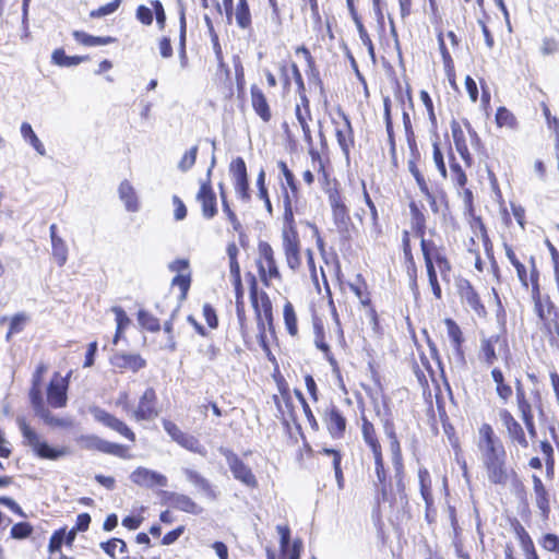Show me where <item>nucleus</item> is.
<instances>
[{
	"mask_svg": "<svg viewBox=\"0 0 559 559\" xmlns=\"http://www.w3.org/2000/svg\"><path fill=\"white\" fill-rule=\"evenodd\" d=\"M350 292L359 299L360 306L365 310V314L374 332L381 331V322L379 313L372 301L371 292L366 278L361 274H357L355 281L348 284Z\"/></svg>",
	"mask_w": 559,
	"mask_h": 559,
	"instance_id": "nucleus-18",
	"label": "nucleus"
},
{
	"mask_svg": "<svg viewBox=\"0 0 559 559\" xmlns=\"http://www.w3.org/2000/svg\"><path fill=\"white\" fill-rule=\"evenodd\" d=\"M8 321L7 317L0 319V323ZM29 321V317L24 312H17L9 319V329L5 334V341L10 342L12 337L22 331H24L26 324Z\"/></svg>",
	"mask_w": 559,
	"mask_h": 559,
	"instance_id": "nucleus-50",
	"label": "nucleus"
},
{
	"mask_svg": "<svg viewBox=\"0 0 559 559\" xmlns=\"http://www.w3.org/2000/svg\"><path fill=\"white\" fill-rule=\"evenodd\" d=\"M334 134L338 146L346 160L350 158V152L355 146V135L352 122L348 116L338 110L337 119H333Z\"/></svg>",
	"mask_w": 559,
	"mask_h": 559,
	"instance_id": "nucleus-23",
	"label": "nucleus"
},
{
	"mask_svg": "<svg viewBox=\"0 0 559 559\" xmlns=\"http://www.w3.org/2000/svg\"><path fill=\"white\" fill-rule=\"evenodd\" d=\"M478 362L486 368H493L501 359L506 364L511 360V348L508 333L502 330L479 340V346L476 353Z\"/></svg>",
	"mask_w": 559,
	"mask_h": 559,
	"instance_id": "nucleus-10",
	"label": "nucleus"
},
{
	"mask_svg": "<svg viewBox=\"0 0 559 559\" xmlns=\"http://www.w3.org/2000/svg\"><path fill=\"white\" fill-rule=\"evenodd\" d=\"M408 148L411 152V158L407 162L408 170L414 177L419 191L427 199L431 212L438 213L439 204H447V194L441 188L433 189L430 187L428 180L419 169L420 152L417 143H415V148L413 146H408Z\"/></svg>",
	"mask_w": 559,
	"mask_h": 559,
	"instance_id": "nucleus-13",
	"label": "nucleus"
},
{
	"mask_svg": "<svg viewBox=\"0 0 559 559\" xmlns=\"http://www.w3.org/2000/svg\"><path fill=\"white\" fill-rule=\"evenodd\" d=\"M219 13H224L228 24H235L243 31L252 28V14L248 0H222L217 3Z\"/></svg>",
	"mask_w": 559,
	"mask_h": 559,
	"instance_id": "nucleus-19",
	"label": "nucleus"
},
{
	"mask_svg": "<svg viewBox=\"0 0 559 559\" xmlns=\"http://www.w3.org/2000/svg\"><path fill=\"white\" fill-rule=\"evenodd\" d=\"M195 198L201 205V211L204 218L212 219L214 216H216L218 212L217 199L210 178L201 182Z\"/></svg>",
	"mask_w": 559,
	"mask_h": 559,
	"instance_id": "nucleus-35",
	"label": "nucleus"
},
{
	"mask_svg": "<svg viewBox=\"0 0 559 559\" xmlns=\"http://www.w3.org/2000/svg\"><path fill=\"white\" fill-rule=\"evenodd\" d=\"M209 33L211 37L212 47L218 63V71L223 73L226 78V80L229 82V98L233 96V90H231V82H230V70L227 66V63L224 61V52L222 45L219 43V37L216 31L214 29L213 25H210Z\"/></svg>",
	"mask_w": 559,
	"mask_h": 559,
	"instance_id": "nucleus-41",
	"label": "nucleus"
},
{
	"mask_svg": "<svg viewBox=\"0 0 559 559\" xmlns=\"http://www.w3.org/2000/svg\"><path fill=\"white\" fill-rule=\"evenodd\" d=\"M34 527L29 522L22 521L14 523L10 528V538L15 540L27 539L32 536Z\"/></svg>",
	"mask_w": 559,
	"mask_h": 559,
	"instance_id": "nucleus-63",
	"label": "nucleus"
},
{
	"mask_svg": "<svg viewBox=\"0 0 559 559\" xmlns=\"http://www.w3.org/2000/svg\"><path fill=\"white\" fill-rule=\"evenodd\" d=\"M162 424L164 430L171 438V440L179 444L181 448L200 455L206 454L204 445L195 436L182 431L179 426L170 419H163Z\"/></svg>",
	"mask_w": 559,
	"mask_h": 559,
	"instance_id": "nucleus-24",
	"label": "nucleus"
},
{
	"mask_svg": "<svg viewBox=\"0 0 559 559\" xmlns=\"http://www.w3.org/2000/svg\"><path fill=\"white\" fill-rule=\"evenodd\" d=\"M51 60L59 67H73L90 60V56H67L62 48H58L52 51Z\"/></svg>",
	"mask_w": 559,
	"mask_h": 559,
	"instance_id": "nucleus-55",
	"label": "nucleus"
},
{
	"mask_svg": "<svg viewBox=\"0 0 559 559\" xmlns=\"http://www.w3.org/2000/svg\"><path fill=\"white\" fill-rule=\"evenodd\" d=\"M509 524L520 544L524 559H540L532 536L521 521L516 518H512L509 520Z\"/></svg>",
	"mask_w": 559,
	"mask_h": 559,
	"instance_id": "nucleus-34",
	"label": "nucleus"
},
{
	"mask_svg": "<svg viewBox=\"0 0 559 559\" xmlns=\"http://www.w3.org/2000/svg\"><path fill=\"white\" fill-rule=\"evenodd\" d=\"M111 311L115 314L116 321V331L114 334L112 344L117 345L119 341L124 337V331L130 326L131 319L128 317L122 307L115 306L111 308Z\"/></svg>",
	"mask_w": 559,
	"mask_h": 559,
	"instance_id": "nucleus-49",
	"label": "nucleus"
},
{
	"mask_svg": "<svg viewBox=\"0 0 559 559\" xmlns=\"http://www.w3.org/2000/svg\"><path fill=\"white\" fill-rule=\"evenodd\" d=\"M266 175L263 169H261L257 177V188H258V198L264 203V207L269 215H273V205L271 202V198L269 194V189L265 181Z\"/></svg>",
	"mask_w": 559,
	"mask_h": 559,
	"instance_id": "nucleus-58",
	"label": "nucleus"
},
{
	"mask_svg": "<svg viewBox=\"0 0 559 559\" xmlns=\"http://www.w3.org/2000/svg\"><path fill=\"white\" fill-rule=\"evenodd\" d=\"M21 134L23 139L29 143V145L41 156L46 155V148L41 141L34 132L32 126L28 122L21 124Z\"/></svg>",
	"mask_w": 559,
	"mask_h": 559,
	"instance_id": "nucleus-59",
	"label": "nucleus"
},
{
	"mask_svg": "<svg viewBox=\"0 0 559 559\" xmlns=\"http://www.w3.org/2000/svg\"><path fill=\"white\" fill-rule=\"evenodd\" d=\"M17 427L23 438V444L31 448L33 453L41 459L56 461L66 456L69 451L64 447L55 448L40 439L38 432L28 424L25 417H17Z\"/></svg>",
	"mask_w": 559,
	"mask_h": 559,
	"instance_id": "nucleus-12",
	"label": "nucleus"
},
{
	"mask_svg": "<svg viewBox=\"0 0 559 559\" xmlns=\"http://www.w3.org/2000/svg\"><path fill=\"white\" fill-rule=\"evenodd\" d=\"M74 542L75 537L73 536V532H70L67 525L55 530L47 545L48 559H73L62 554V547L64 546L68 549H72Z\"/></svg>",
	"mask_w": 559,
	"mask_h": 559,
	"instance_id": "nucleus-26",
	"label": "nucleus"
},
{
	"mask_svg": "<svg viewBox=\"0 0 559 559\" xmlns=\"http://www.w3.org/2000/svg\"><path fill=\"white\" fill-rule=\"evenodd\" d=\"M313 169L318 173L322 189L328 193L329 203L332 210V216L337 226L348 225L350 223L349 210L345 203V198L336 188L337 181L331 177V162L328 155L320 153L317 148L308 151Z\"/></svg>",
	"mask_w": 559,
	"mask_h": 559,
	"instance_id": "nucleus-7",
	"label": "nucleus"
},
{
	"mask_svg": "<svg viewBox=\"0 0 559 559\" xmlns=\"http://www.w3.org/2000/svg\"><path fill=\"white\" fill-rule=\"evenodd\" d=\"M457 294L463 305H466L477 317L485 318L487 309L481 301V298L472 283L467 280H462L457 284Z\"/></svg>",
	"mask_w": 559,
	"mask_h": 559,
	"instance_id": "nucleus-31",
	"label": "nucleus"
},
{
	"mask_svg": "<svg viewBox=\"0 0 559 559\" xmlns=\"http://www.w3.org/2000/svg\"><path fill=\"white\" fill-rule=\"evenodd\" d=\"M250 103L252 110L263 123H269L273 118L270 100L264 90L258 84L250 86Z\"/></svg>",
	"mask_w": 559,
	"mask_h": 559,
	"instance_id": "nucleus-33",
	"label": "nucleus"
},
{
	"mask_svg": "<svg viewBox=\"0 0 559 559\" xmlns=\"http://www.w3.org/2000/svg\"><path fill=\"white\" fill-rule=\"evenodd\" d=\"M93 414L95 419L105 427L114 430L132 443L136 441L134 431L122 419L102 408H96Z\"/></svg>",
	"mask_w": 559,
	"mask_h": 559,
	"instance_id": "nucleus-32",
	"label": "nucleus"
},
{
	"mask_svg": "<svg viewBox=\"0 0 559 559\" xmlns=\"http://www.w3.org/2000/svg\"><path fill=\"white\" fill-rule=\"evenodd\" d=\"M102 550L112 559H116V551L118 550L120 554L128 552L127 543L117 537H112L106 542L100 543Z\"/></svg>",
	"mask_w": 559,
	"mask_h": 559,
	"instance_id": "nucleus-60",
	"label": "nucleus"
},
{
	"mask_svg": "<svg viewBox=\"0 0 559 559\" xmlns=\"http://www.w3.org/2000/svg\"><path fill=\"white\" fill-rule=\"evenodd\" d=\"M418 481L420 495L425 501L426 509L430 510L433 507L432 480L430 473L426 467H420L418 469Z\"/></svg>",
	"mask_w": 559,
	"mask_h": 559,
	"instance_id": "nucleus-44",
	"label": "nucleus"
},
{
	"mask_svg": "<svg viewBox=\"0 0 559 559\" xmlns=\"http://www.w3.org/2000/svg\"><path fill=\"white\" fill-rule=\"evenodd\" d=\"M246 276L249 285V302L253 316L246 309L241 272L230 273L235 292L238 331L248 349L260 348L263 353L270 355L269 335L273 338L276 337L274 306L270 295L259 286L257 276L252 273H247Z\"/></svg>",
	"mask_w": 559,
	"mask_h": 559,
	"instance_id": "nucleus-2",
	"label": "nucleus"
},
{
	"mask_svg": "<svg viewBox=\"0 0 559 559\" xmlns=\"http://www.w3.org/2000/svg\"><path fill=\"white\" fill-rule=\"evenodd\" d=\"M412 229H404L401 235V250L403 252L404 265L409 281V288L417 298L420 295L418 284V269L412 245Z\"/></svg>",
	"mask_w": 559,
	"mask_h": 559,
	"instance_id": "nucleus-22",
	"label": "nucleus"
},
{
	"mask_svg": "<svg viewBox=\"0 0 559 559\" xmlns=\"http://www.w3.org/2000/svg\"><path fill=\"white\" fill-rule=\"evenodd\" d=\"M280 534V552L282 559H300L304 544L300 538L294 539L290 544V528L288 525L276 527Z\"/></svg>",
	"mask_w": 559,
	"mask_h": 559,
	"instance_id": "nucleus-36",
	"label": "nucleus"
},
{
	"mask_svg": "<svg viewBox=\"0 0 559 559\" xmlns=\"http://www.w3.org/2000/svg\"><path fill=\"white\" fill-rule=\"evenodd\" d=\"M185 475L189 481H191L193 485L202 489L204 492L212 497L215 496L211 483L205 477H203L199 472L188 468L185 471Z\"/></svg>",
	"mask_w": 559,
	"mask_h": 559,
	"instance_id": "nucleus-61",
	"label": "nucleus"
},
{
	"mask_svg": "<svg viewBox=\"0 0 559 559\" xmlns=\"http://www.w3.org/2000/svg\"><path fill=\"white\" fill-rule=\"evenodd\" d=\"M323 424L332 439H343L347 430V418L344 412L334 403H330L322 415Z\"/></svg>",
	"mask_w": 559,
	"mask_h": 559,
	"instance_id": "nucleus-25",
	"label": "nucleus"
},
{
	"mask_svg": "<svg viewBox=\"0 0 559 559\" xmlns=\"http://www.w3.org/2000/svg\"><path fill=\"white\" fill-rule=\"evenodd\" d=\"M450 127L456 152L463 159L464 165L467 168L472 167L474 164V158L467 142L469 140L472 146L474 148H478L481 143L477 132L474 130L468 120H463L462 122L452 120Z\"/></svg>",
	"mask_w": 559,
	"mask_h": 559,
	"instance_id": "nucleus-15",
	"label": "nucleus"
},
{
	"mask_svg": "<svg viewBox=\"0 0 559 559\" xmlns=\"http://www.w3.org/2000/svg\"><path fill=\"white\" fill-rule=\"evenodd\" d=\"M534 401L531 402L525 389L520 381L516 382L515 386V401L521 419L527 430L531 438H536L537 430L535 425L534 406L542 407V395L538 390L533 392Z\"/></svg>",
	"mask_w": 559,
	"mask_h": 559,
	"instance_id": "nucleus-16",
	"label": "nucleus"
},
{
	"mask_svg": "<svg viewBox=\"0 0 559 559\" xmlns=\"http://www.w3.org/2000/svg\"><path fill=\"white\" fill-rule=\"evenodd\" d=\"M538 449L542 454V457L539 456H532L528 460V467L536 471L543 469V462L545 465V476L547 479H554L555 477V450L551 443L548 440H542L538 443Z\"/></svg>",
	"mask_w": 559,
	"mask_h": 559,
	"instance_id": "nucleus-30",
	"label": "nucleus"
},
{
	"mask_svg": "<svg viewBox=\"0 0 559 559\" xmlns=\"http://www.w3.org/2000/svg\"><path fill=\"white\" fill-rule=\"evenodd\" d=\"M258 277L264 288H270L274 283L283 281V274L276 253L270 242L261 240L257 246V257L254 260Z\"/></svg>",
	"mask_w": 559,
	"mask_h": 559,
	"instance_id": "nucleus-11",
	"label": "nucleus"
},
{
	"mask_svg": "<svg viewBox=\"0 0 559 559\" xmlns=\"http://www.w3.org/2000/svg\"><path fill=\"white\" fill-rule=\"evenodd\" d=\"M109 364L116 372H138L147 365L146 359L138 353L117 352L109 358Z\"/></svg>",
	"mask_w": 559,
	"mask_h": 559,
	"instance_id": "nucleus-28",
	"label": "nucleus"
},
{
	"mask_svg": "<svg viewBox=\"0 0 559 559\" xmlns=\"http://www.w3.org/2000/svg\"><path fill=\"white\" fill-rule=\"evenodd\" d=\"M219 453L224 455L234 478L250 489H255L259 486L258 479L248 466L231 449L219 448Z\"/></svg>",
	"mask_w": 559,
	"mask_h": 559,
	"instance_id": "nucleus-20",
	"label": "nucleus"
},
{
	"mask_svg": "<svg viewBox=\"0 0 559 559\" xmlns=\"http://www.w3.org/2000/svg\"><path fill=\"white\" fill-rule=\"evenodd\" d=\"M159 413L157 392L153 386H147L139 397L132 418L135 421H150L157 418Z\"/></svg>",
	"mask_w": 559,
	"mask_h": 559,
	"instance_id": "nucleus-21",
	"label": "nucleus"
},
{
	"mask_svg": "<svg viewBox=\"0 0 559 559\" xmlns=\"http://www.w3.org/2000/svg\"><path fill=\"white\" fill-rule=\"evenodd\" d=\"M382 428L389 440L391 465L385 461L383 445L376 424L366 415L365 412H361V438L373 459L376 475L374 487L378 492L376 521L380 531H382L380 503L389 502L390 504H393L396 496H399L401 500L406 501L407 499L406 467L394 419L390 416L385 417L382 420Z\"/></svg>",
	"mask_w": 559,
	"mask_h": 559,
	"instance_id": "nucleus-1",
	"label": "nucleus"
},
{
	"mask_svg": "<svg viewBox=\"0 0 559 559\" xmlns=\"http://www.w3.org/2000/svg\"><path fill=\"white\" fill-rule=\"evenodd\" d=\"M450 158V178L457 188H464L467 185V176L461 165L455 160L451 145L447 144Z\"/></svg>",
	"mask_w": 559,
	"mask_h": 559,
	"instance_id": "nucleus-54",
	"label": "nucleus"
},
{
	"mask_svg": "<svg viewBox=\"0 0 559 559\" xmlns=\"http://www.w3.org/2000/svg\"><path fill=\"white\" fill-rule=\"evenodd\" d=\"M295 117L301 127L304 140L310 146V148H314L312 146L313 139L312 132L310 128V123L313 120L311 108H310V99H301L298 100L295 105Z\"/></svg>",
	"mask_w": 559,
	"mask_h": 559,
	"instance_id": "nucleus-38",
	"label": "nucleus"
},
{
	"mask_svg": "<svg viewBox=\"0 0 559 559\" xmlns=\"http://www.w3.org/2000/svg\"><path fill=\"white\" fill-rule=\"evenodd\" d=\"M504 253L516 272L518 280L521 286L530 289L531 297L542 293L540 273L537 267L535 255H526L516 252L511 245H503Z\"/></svg>",
	"mask_w": 559,
	"mask_h": 559,
	"instance_id": "nucleus-9",
	"label": "nucleus"
},
{
	"mask_svg": "<svg viewBox=\"0 0 559 559\" xmlns=\"http://www.w3.org/2000/svg\"><path fill=\"white\" fill-rule=\"evenodd\" d=\"M498 415L509 444L516 450H527L533 438L528 436L523 421L520 423L508 408H500Z\"/></svg>",
	"mask_w": 559,
	"mask_h": 559,
	"instance_id": "nucleus-17",
	"label": "nucleus"
},
{
	"mask_svg": "<svg viewBox=\"0 0 559 559\" xmlns=\"http://www.w3.org/2000/svg\"><path fill=\"white\" fill-rule=\"evenodd\" d=\"M319 453L332 457V465L334 469L337 488L344 489L345 476L342 468L343 455L341 451L332 448H323L322 450L319 451Z\"/></svg>",
	"mask_w": 559,
	"mask_h": 559,
	"instance_id": "nucleus-48",
	"label": "nucleus"
},
{
	"mask_svg": "<svg viewBox=\"0 0 559 559\" xmlns=\"http://www.w3.org/2000/svg\"><path fill=\"white\" fill-rule=\"evenodd\" d=\"M432 158L435 165L443 179L448 177V169L444 160V150L439 140L433 141L432 143Z\"/></svg>",
	"mask_w": 559,
	"mask_h": 559,
	"instance_id": "nucleus-62",
	"label": "nucleus"
},
{
	"mask_svg": "<svg viewBox=\"0 0 559 559\" xmlns=\"http://www.w3.org/2000/svg\"><path fill=\"white\" fill-rule=\"evenodd\" d=\"M409 224L412 231L419 239L420 252L425 266L438 267L442 281L449 282L453 265L448 253V249L443 245L440 237L436 238L435 230L427 235V212L425 205L415 200L408 203Z\"/></svg>",
	"mask_w": 559,
	"mask_h": 559,
	"instance_id": "nucleus-5",
	"label": "nucleus"
},
{
	"mask_svg": "<svg viewBox=\"0 0 559 559\" xmlns=\"http://www.w3.org/2000/svg\"><path fill=\"white\" fill-rule=\"evenodd\" d=\"M444 324L447 326V333L451 340L454 350L457 354H463V344L465 338L460 325L452 318L444 319Z\"/></svg>",
	"mask_w": 559,
	"mask_h": 559,
	"instance_id": "nucleus-53",
	"label": "nucleus"
},
{
	"mask_svg": "<svg viewBox=\"0 0 559 559\" xmlns=\"http://www.w3.org/2000/svg\"><path fill=\"white\" fill-rule=\"evenodd\" d=\"M229 173L237 195L241 200L248 201L250 199V185L245 159L240 156L234 158L229 164Z\"/></svg>",
	"mask_w": 559,
	"mask_h": 559,
	"instance_id": "nucleus-29",
	"label": "nucleus"
},
{
	"mask_svg": "<svg viewBox=\"0 0 559 559\" xmlns=\"http://www.w3.org/2000/svg\"><path fill=\"white\" fill-rule=\"evenodd\" d=\"M169 501L174 509L189 514L197 515L203 511V509L187 495L175 493L169 498Z\"/></svg>",
	"mask_w": 559,
	"mask_h": 559,
	"instance_id": "nucleus-47",
	"label": "nucleus"
},
{
	"mask_svg": "<svg viewBox=\"0 0 559 559\" xmlns=\"http://www.w3.org/2000/svg\"><path fill=\"white\" fill-rule=\"evenodd\" d=\"M47 371L48 365L40 361L36 365L32 373L28 389V401L32 409L48 427L71 428L73 426L71 418L56 416L52 414L51 409L67 407L72 370H69L66 376H62L59 371H55L44 389V380Z\"/></svg>",
	"mask_w": 559,
	"mask_h": 559,
	"instance_id": "nucleus-3",
	"label": "nucleus"
},
{
	"mask_svg": "<svg viewBox=\"0 0 559 559\" xmlns=\"http://www.w3.org/2000/svg\"><path fill=\"white\" fill-rule=\"evenodd\" d=\"M139 324L148 332H158L160 330L159 320L146 310H139L138 312Z\"/></svg>",
	"mask_w": 559,
	"mask_h": 559,
	"instance_id": "nucleus-64",
	"label": "nucleus"
},
{
	"mask_svg": "<svg viewBox=\"0 0 559 559\" xmlns=\"http://www.w3.org/2000/svg\"><path fill=\"white\" fill-rule=\"evenodd\" d=\"M273 378L278 390V394L273 395V401L283 423L287 427L290 425L298 426L299 405L297 400L295 401L292 396L288 382L280 372H275Z\"/></svg>",
	"mask_w": 559,
	"mask_h": 559,
	"instance_id": "nucleus-14",
	"label": "nucleus"
},
{
	"mask_svg": "<svg viewBox=\"0 0 559 559\" xmlns=\"http://www.w3.org/2000/svg\"><path fill=\"white\" fill-rule=\"evenodd\" d=\"M130 478L133 484L145 488L164 487L167 483V478L164 475L145 467L135 468L131 473Z\"/></svg>",
	"mask_w": 559,
	"mask_h": 559,
	"instance_id": "nucleus-39",
	"label": "nucleus"
},
{
	"mask_svg": "<svg viewBox=\"0 0 559 559\" xmlns=\"http://www.w3.org/2000/svg\"><path fill=\"white\" fill-rule=\"evenodd\" d=\"M495 120L499 128L515 130L519 127L515 115L504 106L497 108Z\"/></svg>",
	"mask_w": 559,
	"mask_h": 559,
	"instance_id": "nucleus-57",
	"label": "nucleus"
},
{
	"mask_svg": "<svg viewBox=\"0 0 559 559\" xmlns=\"http://www.w3.org/2000/svg\"><path fill=\"white\" fill-rule=\"evenodd\" d=\"M72 36L78 44L84 47L109 45L117 41V38L112 36H94L83 31H73Z\"/></svg>",
	"mask_w": 559,
	"mask_h": 559,
	"instance_id": "nucleus-45",
	"label": "nucleus"
},
{
	"mask_svg": "<svg viewBox=\"0 0 559 559\" xmlns=\"http://www.w3.org/2000/svg\"><path fill=\"white\" fill-rule=\"evenodd\" d=\"M283 322L285 331L290 337L299 336L298 316L295 306L290 300H286L282 309Z\"/></svg>",
	"mask_w": 559,
	"mask_h": 559,
	"instance_id": "nucleus-43",
	"label": "nucleus"
},
{
	"mask_svg": "<svg viewBox=\"0 0 559 559\" xmlns=\"http://www.w3.org/2000/svg\"><path fill=\"white\" fill-rule=\"evenodd\" d=\"M311 319L314 333V344L318 349L329 356L331 354V348L328 342L323 320L319 317L314 309L311 310Z\"/></svg>",
	"mask_w": 559,
	"mask_h": 559,
	"instance_id": "nucleus-42",
	"label": "nucleus"
},
{
	"mask_svg": "<svg viewBox=\"0 0 559 559\" xmlns=\"http://www.w3.org/2000/svg\"><path fill=\"white\" fill-rule=\"evenodd\" d=\"M276 165L280 169L277 181L280 186V199L283 204V226L281 230L282 249L287 266L292 271H298L302 265V250L295 214L297 212L300 189L297 178L287 163L281 159Z\"/></svg>",
	"mask_w": 559,
	"mask_h": 559,
	"instance_id": "nucleus-4",
	"label": "nucleus"
},
{
	"mask_svg": "<svg viewBox=\"0 0 559 559\" xmlns=\"http://www.w3.org/2000/svg\"><path fill=\"white\" fill-rule=\"evenodd\" d=\"M187 20H186V10L185 8L180 9L179 12V58L182 67L188 64V56H187Z\"/></svg>",
	"mask_w": 559,
	"mask_h": 559,
	"instance_id": "nucleus-56",
	"label": "nucleus"
},
{
	"mask_svg": "<svg viewBox=\"0 0 559 559\" xmlns=\"http://www.w3.org/2000/svg\"><path fill=\"white\" fill-rule=\"evenodd\" d=\"M119 197L121 201L124 203L126 209L130 212H135L139 209L138 195L134 191V188L128 180H123L119 185Z\"/></svg>",
	"mask_w": 559,
	"mask_h": 559,
	"instance_id": "nucleus-52",
	"label": "nucleus"
},
{
	"mask_svg": "<svg viewBox=\"0 0 559 559\" xmlns=\"http://www.w3.org/2000/svg\"><path fill=\"white\" fill-rule=\"evenodd\" d=\"M491 378L496 383V393L498 397L507 403L513 394L512 386L506 381L503 371L499 367L491 368Z\"/></svg>",
	"mask_w": 559,
	"mask_h": 559,
	"instance_id": "nucleus-46",
	"label": "nucleus"
},
{
	"mask_svg": "<svg viewBox=\"0 0 559 559\" xmlns=\"http://www.w3.org/2000/svg\"><path fill=\"white\" fill-rule=\"evenodd\" d=\"M476 447L483 471L490 484L506 486L516 475L503 441L490 424L483 423L479 426Z\"/></svg>",
	"mask_w": 559,
	"mask_h": 559,
	"instance_id": "nucleus-6",
	"label": "nucleus"
},
{
	"mask_svg": "<svg viewBox=\"0 0 559 559\" xmlns=\"http://www.w3.org/2000/svg\"><path fill=\"white\" fill-rule=\"evenodd\" d=\"M538 329L552 348H559V307L546 293L531 297Z\"/></svg>",
	"mask_w": 559,
	"mask_h": 559,
	"instance_id": "nucleus-8",
	"label": "nucleus"
},
{
	"mask_svg": "<svg viewBox=\"0 0 559 559\" xmlns=\"http://www.w3.org/2000/svg\"><path fill=\"white\" fill-rule=\"evenodd\" d=\"M51 246H52V254L57 261V263L61 266L67 261L68 248L66 242L61 237L57 235V225L52 224L49 228Z\"/></svg>",
	"mask_w": 559,
	"mask_h": 559,
	"instance_id": "nucleus-51",
	"label": "nucleus"
},
{
	"mask_svg": "<svg viewBox=\"0 0 559 559\" xmlns=\"http://www.w3.org/2000/svg\"><path fill=\"white\" fill-rule=\"evenodd\" d=\"M413 371L424 393L428 392L430 394L429 381H436L435 370L429 357L425 353L420 352L417 357L413 358Z\"/></svg>",
	"mask_w": 559,
	"mask_h": 559,
	"instance_id": "nucleus-37",
	"label": "nucleus"
},
{
	"mask_svg": "<svg viewBox=\"0 0 559 559\" xmlns=\"http://www.w3.org/2000/svg\"><path fill=\"white\" fill-rule=\"evenodd\" d=\"M80 444L91 451H98L106 454H111L121 459H128L129 455V449L128 447L120 444V443H114L108 442L103 439H100L97 436L94 435H87V436H81L79 438Z\"/></svg>",
	"mask_w": 559,
	"mask_h": 559,
	"instance_id": "nucleus-27",
	"label": "nucleus"
},
{
	"mask_svg": "<svg viewBox=\"0 0 559 559\" xmlns=\"http://www.w3.org/2000/svg\"><path fill=\"white\" fill-rule=\"evenodd\" d=\"M532 483L536 507L540 512L542 519L548 520L551 511L549 492L539 476L534 474Z\"/></svg>",
	"mask_w": 559,
	"mask_h": 559,
	"instance_id": "nucleus-40",
	"label": "nucleus"
}]
</instances>
